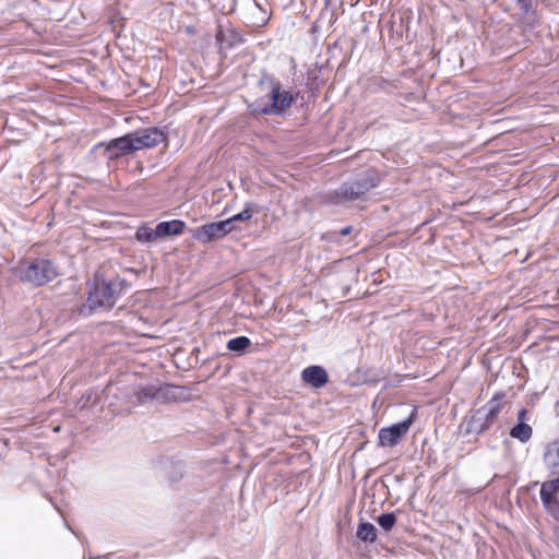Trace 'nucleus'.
<instances>
[{"label":"nucleus","mask_w":559,"mask_h":559,"mask_svg":"<svg viewBox=\"0 0 559 559\" xmlns=\"http://www.w3.org/2000/svg\"><path fill=\"white\" fill-rule=\"evenodd\" d=\"M259 86L266 92L267 100L261 97L250 104L252 114L282 117L297 100L298 93L282 90V83L266 71L261 72Z\"/></svg>","instance_id":"obj_1"},{"label":"nucleus","mask_w":559,"mask_h":559,"mask_svg":"<svg viewBox=\"0 0 559 559\" xmlns=\"http://www.w3.org/2000/svg\"><path fill=\"white\" fill-rule=\"evenodd\" d=\"M380 176L373 168H368L354 178L343 182L338 189L330 191L325 195V201L332 204H342L360 199L371 189L378 187Z\"/></svg>","instance_id":"obj_2"},{"label":"nucleus","mask_w":559,"mask_h":559,"mask_svg":"<svg viewBox=\"0 0 559 559\" xmlns=\"http://www.w3.org/2000/svg\"><path fill=\"white\" fill-rule=\"evenodd\" d=\"M122 283L119 278L95 280L88 290L86 302L80 308V314L88 317L99 309H111L122 289Z\"/></svg>","instance_id":"obj_3"},{"label":"nucleus","mask_w":559,"mask_h":559,"mask_svg":"<svg viewBox=\"0 0 559 559\" xmlns=\"http://www.w3.org/2000/svg\"><path fill=\"white\" fill-rule=\"evenodd\" d=\"M188 393L189 389L183 385L170 383L147 384L133 392L132 397L135 400H131L130 403L132 406H138L153 401L159 403L177 402L186 400Z\"/></svg>","instance_id":"obj_4"},{"label":"nucleus","mask_w":559,"mask_h":559,"mask_svg":"<svg viewBox=\"0 0 559 559\" xmlns=\"http://www.w3.org/2000/svg\"><path fill=\"white\" fill-rule=\"evenodd\" d=\"M15 274L21 282L40 287L52 282L58 276V271L50 260L37 258L22 262Z\"/></svg>","instance_id":"obj_5"},{"label":"nucleus","mask_w":559,"mask_h":559,"mask_svg":"<svg viewBox=\"0 0 559 559\" xmlns=\"http://www.w3.org/2000/svg\"><path fill=\"white\" fill-rule=\"evenodd\" d=\"M103 148L104 157L111 162L117 160L123 156L131 155L136 152L134 142L130 133L110 140L109 142H99L94 146V151Z\"/></svg>","instance_id":"obj_6"},{"label":"nucleus","mask_w":559,"mask_h":559,"mask_svg":"<svg viewBox=\"0 0 559 559\" xmlns=\"http://www.w3.org/2000/svg\"><path fill=\"white\" fill-rule=\"evenodd\" d=\"M417 416V409L413 408L409 416L389 427L381 428L378 433L379 444L381 447H394L408 432L412 424Z\"/></svg>","instance_id":"obj_7"},{"label":"nucleus","mask_w":559,"mask_h":559,"mask_svg":"<svg viewBox=\"0 0 559 559\" xmlns=\"http://www.w3.org/2000/svg\"><path fill=\"white\" fill-rule=\"evenodd\" d=\"M130 135L136 151L155 147L167 140V133L157 127L136 130L130 132Z\"/></svg>","instance_id":"obj_8"},{"label":"nucleus","mask_w":559,"mask_h":559,"mask_svg":"<svg viewBox=\"0 0 559 559\" xmlns=\"http://www.w3.org/2000/svg\"><path fill=\"white\" fill-rule=\"evenodd\" d=\"M222 225L218 222H213L209 224H204L191 230V236L193 239L207 243L214 239H221L226 236L224 229H222Z\"/></svg>","instance_id":"obj_9"},{"label":"nucleus","mask_w":559,"mask_h":559,"mask_svg":"<svg viewBox=\"0 0 559 559\" xmlns=\"http://www.w3.org/2000/svg\"><path fill=\"white\" fill-rule=\"evenodd\" d=\"M301 380L314 389H321L329 382V374L322 366L312 365L301 371Z\"/></svg>","instance_id":"obj_10"},{"label":"nucleus","mask_w":559,"mask_h":559,"mask_svg":"<svg viewBox=\"0 0 559 559\" xmlns=\"http://www.w3.org/2000/svg\"><path fill=\"white\" fill-rule=\"evenodd\" d=\"M493 423L485 416V411L476 409L468 418L465 420V433L466 435H481L486 430H488Z\"/></svg>","instance_id":"obj_11"},{"label":"nucleus","mask_w":559,"mask_h":559,"mask_svg":"<svg viewBox=\"0 0 559 559\" xmlns=\"http://www.w3.org/2000/svg\"><path fill=\"white\" fill-rule=\"evenodd\" d=\"M156 226L159 238H165L181 235L185 230L186 223L181 219H173L160 222Z\"/></svg>","instance_id":"obj_12"},{"label":"nucleus","mask_w":559,"mask_h":559,"mask_svg":"<svg viewBox=\"0 0 559 559\" xmlns=\"http://www.w3.org/2000/svg\"><path fill=\"white\" fill-rule=\"evenodd\" d=\"M544 461L551 475H559V441L549 444Z\"/></svg>","instance_id":"obj_13"},{"label":"nucleus","mask_w":559,"mask_h":559,"mask_svg":"<svg viewBox=\"0 0 559 559\" xmlns=\"http://www.w3.org/2000/svg\"><path fill=\"white\" fill-rule=\"evenodd\" d=\"M377 533H378V531L372 523L367 522L364 519H360L357 530H356V537L360 542H362L365 544L374 543L377 540Z\"/></svg>","instance_id":"obj_14"},{"label":"nucleus","mask_w":559,"mask_h":559,"mask_svg":"<svg viewBox=\"0 0 559 559\" xmlns=\"http://www.w3.org/2000/svg\"><path fill=\"white\" fill-rule=\"evenodd\" d=\"M504 397L503 393H497L491 397L486 405L480 407L479 409L485 411V416H487L492 423L496 421L499 413L503 408V402L502 399Z\"/></svg>","instance_id":"obj_15"},{"label":"nucleus","mask_w":559,"mask_h":559,"mask_svg":"<svg viewBox=\"0 0 559 559\" xmlns=\"http://www.w3.org/2000/svg\"><path fill=\"white\" fill-rule=\"evenodd\" d=\"M533 435V429L528 424L518 423L510 429V436L520 442H527Z\"/></svg>","instance_id":"obj_16"},{"label":"nucleus","mask_w":559,"mask_h":559,"mask_svg":"<svg viewBox=\"0 0 559 559\" xmlns=\"http://www.w3.org/2000/svg\"><path fill=\"white\" fill-rule=\"evenodd\" d=\"M251 346V340L248 336L240 335L229 340L226 344V348L238 355H242Z\"/></svg>","instance_id":"obj_17"},{"label":"nucleus","mask_w":559,"mask_h":559,"mask_svg":"<svg viewBox=\"0 0 559 559\" xmlns=\"http://www.w3.org/2000/svg\"><path fill=\"white\" fill-rule=\"evenodd\" d=\"M135 239L140 242H153L159 239L157 226L155 228H151L145 225L140 226L135 231Z\"/></svg>","instance_id":"obj_18"},{"label":"nucleus","mask_w":559,"mask_h":559,"mask_svg":"<svg viewBox=\"0 0 559 559\" xmlns=\"http://www.w3.org/2000/svg\"><path fill=\"white\" fill-rule=\"evenodd\" d=\"M377 523L385 532H390L396 524V515L394 512L382 513L377 518Z\"/></svg>","instance_id":"obj_19"},{"label":"nucleus","mask_w":559,"mask_h":559,"mask_svg":"<svg viewBox=\"0 0 559 559\" xmlns=\"http://www.w3.org/2000/svg\"><path fill=\"white\" fill-rule=\"evenodd\" d=\"M556 495L557 492L550 491L544 486L540 487L539 496L545 508H551L558 501Z\"/></svg>","instance_id":"obj_20"},{"label":"nucleus","mask_w":559,"mask_h":559,"mask_svg":"<svg viewBox=\"0 0 559 559\" xmlns=\"http://www.w3.org/2000/svg\"><path fill=\"white\" fill-rule=\"evenodd\" d=\"M255 205L253 203H247L241 212L231 216L233 221L235 223L249 221L253 216V213H254L253 207Z\"/></svg>","instance_id":"obj_21"},{"label":"nucleus","mask_w":559,"mask_h":559,"mask_svg":"<svg viewBox=\"0 0 559 559\" xmlns=\"http://www.w3.org/2000/svg\"><path fill=\"white\" fill-rule=\"evenodd\" d=\"M353 231V226H345L340 231H330L324 235L328 241L340 242V237L348 236Z\"/></svg>","instance_id":"obj_22"},{"label":"nucleus","mask_w":559,"mask_h":559,"mask_svg":"<svg viewBox=\"0 0 559 559\" xmlns=\"http://www.w3.org/2000/svg\"><path fill=\"white\" fill-rule=\"evenodd\" d=\"M555 478L543 483L542 486L546 487L550 491L557 492L559 490V475H554Z\"/></svg>","instance_id":"obj_23"},{"label":"nucleus","mask_w":559,"mask_h":559,"mask_svg":"<svg viewBox=\"0 0 559 559\" xmlns=\"http://www.w3.org/2000/svg\"><path fill=\"white\" fill-rule=\"evenodd\" d=\"M219 223L223 226L222 229L225 230L226 235H228L233 230L237 229V227L235 225V222L233 221V217H229V218L224 219V221H219Z\"/></svg>","instance_id":"obj_24"},{"label":"nucleus","mask_w":559,"mask_h":559,"mask_svg":"<svg viewBox=\"0 0 559 559\" xmlns=\"http://www.w3.org/2000/svg\"><path fill=\"white\" fill-rule=\"evenodd\" d=\"M546 509L554 516V519L559 522V501L552 504L551 508Z\"/></svg>","instance_id":"obj_25"},{"label":"nucleus","mask_w":559,"mask_h":559,"mask_svg":"<svg viewBox=\"0 0 559 559\" xmlns=\"http://www.w3.org/2000/svg\"><path fill=\"white\" fill-rule=\"evenodd\" d=\"M526 415H527V411L525 408H521L518 412V423H521V421L525 423Z\"/></svg>","instance_id":"obj_26"},{"label":"nucleus","mask_w":559,"mask_h":559,"mask_svg":"<svg viewBox=\"0 0 559 559\" xmlns=\"http://www.w3.org/2000/svg\"><path fill=\"white\" fill-rule=\"evenodd\" d=\"M516 2L520 4L521 9H522L525 13H527V12H528V10H530V8H531V3H530V1H528V0H521V1H516Z\"/></svg>","instance_id":"obj_27"},{"label":"nucleus","mask_w":559,"mask_h":559,"mask_svg":"<svg viewBox=\"0 0 559 559\" xmlns=\"http://www.w3.org/2000/svg\"><path fill=\"white\" fill-rule=\"evenodd\" d=\"M252 1H253L254 5H255L257 8L261 9V8H260V5L258 4V2H257L255 0H252Z\"/></svg>","instance_id":"obj_28"},{"label":"nucleus","mask_w":559,"mask_h":559,"mask_svg":"<svg viewBox=\"0 0 559 559\" xmlns=\"http://www.w3.org/2000/svg\"><path fill=\"white\" fill-rule=\"evenodd\" d=\"M90 559H96L95 557H90Z\"/></svg>","instance_id":"obj_29"}]
</instances>
